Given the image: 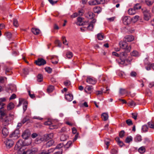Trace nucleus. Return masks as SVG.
<instances>
[{
  "label": "nucleus",
  "mask_w": 154,
  "mask_h": 154,
  "mask_svg": "<svg viewBox=\"0 0 154 154\" xmlns=\"http://www.w3.org/2000/svg\"><path fill=\"white\" fill-rule=\"evenodd\" d=\"M94 25L91 24H89L87 27V29L90 31H92L93 30Z\"/></svg>",
  "instance_id": "nucleus-40"
},
{
  "label": "nucleus",
  "mask_w": 154,
  "mask_h": 154,
  "mask_svg": "<svg viewBox=\"0 0 154 154\" xmlns=\"http://www.w3.org/2000/svg\"><path fill=\"white\" fill-rule=\"evenodd\" d=\"M101 117L104 121H106L108 119L109 116L107 113H103L101 114Z\"/></svg>",
  "instance_id": "nucleus-21"
},
{
  "label": "nucleus",
  "mask_w": 154,
  "mask_h": 154,
  "mask_svg": "<svg viewBox=\"0 0 154 154\" xmlns=\"http://www.w3.org/2000/svg\"><path fill=\"white\" fill-rule=\"evenodd\" d=\"M131 56L136 57L138 55V53L136 51H134L131 53Z\"/></svg>",
  "instance_id": "nucleus-41"
},
{
  "label": "nucleus",
  "mask_w": 154,
  "mask_h": 154,
  "mask_svg": "<svg viewBox=\"0 0 154 154\" xmlns=\"http://www.w3.org/2000/svg\"><path fill=\"white\" fill-rule=\"evenodd\" d=\"M32 151V150H28L26 152L24 151L23 152V154H33Z\"/></svg>",
  "instance_id": "nucleus-52"
},
{
  "label": "nucleus",
  "mask_w": 154,
  "mask_h": 154,
  "mask_svg": "<svg viewBox=\"0 0 154 154\" xmlns=\"http://www.w3.org/2000/svg\"><path fill=\"white\" fill-rule=\"evenodd\" d=\"M4 143L7 147L9 148L11 147L14 143V142L12 140L8 139L6 140Z\"/></svg>",
  "instance_id": "nucleus-8"
},
{
  "label": "nucleus",
  "mask_w": 154,
  "mask_h": 154,
  "mask_svg": "<svg viewBox=\"0 0 154 154\" xmlns=\"http://www.w3.org/2000/svg\"><path fill=\"white\" fill-rule=\"evenodd\" d=\"M69 137L68 136L65 134H62L60 137V140L61 141H66Z\"/></svg>",
  "instance_id": "nucleus-22"
},
{
  "label": "nucleus",
  "mask_w": 154,
  "mask_h": 154,
  "mask_svg": "<svg viewBox=\"0 0 154 154\" xmlns=\"http://www.w3.org/2000/svg\"><path fill=\"white\" fill-rule=\"evenodd\" d=\"M145 151V149L144 146H141L138 149L139 152L140 153H141L142 154H143V153Z\"/></svg>",
  "instance_id": "nucleus-39"
},
{
  "label": "nucleus",
  "mask_w": 154,
  "mask_h": 154,
  "mask_svg": "<svg viewBox=\"0 0 154 154\" xmlns=\"http://www.w3.org/2000/svg\"><path fill=\"white\" fill-rule=\"evenodd\" d=\"M66 55L68 58L70 59L72 57V53L71 52L69 51L67 52Z\"/></svg>",
  "instance_id": "nucleus-43"
},
{
  "label": "nucleus",
  "mask_w": 154,
  "mask_h": 154,
  "mask_svg": "<svg viewBox=\"0 0 154 154\" xmlns=\"http://www.w3.org/2000/svg\"><path fill=\"white\" fill-rule=\"evenodd\" d=\"M137 75V74L135 72L132 71L130 73V75L132 77H135Z\"/></svg>",
  "instance_id": "nucleus-59"
},
{
  "label": "nucleus",
  "mask_w": 154,
  "mask_h": 154,
  "mask_svg": "<svg viewBox=\"0 0 154 154\" xmlns=\"http://www.w3.org/2000/svg\"><path fill=\"white\" fill-rule=\"evenodd\" d=\"M125 132L124 130L121 131L119 133V136L120 138H122L125 135Z\"/></svg>",
  "instance_id": "nucleus-53"
},
{
  "label": "nucleus",
  "mask_w": 154,
  "mask_h": 154,
  "mask_svg": "<svg viewBox=\"0 0 154 154\" xmlns=\"http://www.w3.org/2000/svg\"><path fill=\"white\" fill-rule=\"evenodd\" d=\"M147 124L149 127L154 129V123L152 121L148 122Z\"/></svg>",
  "instance_id": "nucleus-34"
},
{
  "label": "nucleus",
  "mask_w": 154,
  "mask_h": 154,
  "mask_svg": "<svg viewBox=\"0 0 154 154\" xmlns=\"http://www.w3.org/2000/svg\"><path fill=\"white\" fill-rule=\"evenodd\" d=\"M54 89V87L53 85H50L49 86L47 89V91L49 93L52 92Z\"/></svg>",
  "instance_id": "nucleus-31"
},
{
  "label": "nucleus",
  "mask_w": 154,
  "mask_h": 154,
  "mask_svg": "<svg viewBox=\"0 0 154 154\" xmlns=\"http://www.w3.org/2000/svg\"><path fill=\"white\" fill-rule=\"evenodd\" d=\"M45 71L48 72V73H50L52 72V69L50 67H45Z\"/></svg>",
  "instance_id": "nucleus-56"
},
{
  "label": "nucleus",
  "mask_w": 154,
  "mask_h": 154,
  "mask_svg": "<svg viewBox=\"0 0 154 154\" xmlns=\"http://www.w3.org/2000/svg\"><path fill=\"white\" fill-rule=\"evenodd\" d=\"M132 117L134 120H136L137 119V114L136 113H131Z\"/></svg>",
  "instance_id": "nucleus-55"
},
{
  "label": "nucleus",
  "mask_w": 154,
  "mask_h": 154,
  "mask_svg": "<svg viewBox=\"0 0 154 154\" xmlns=\"http://www.w3.org/2000/svg\"><path fill=\"white\" fill-rule=\"evenodd\" d=\"M6 114L2 110H0V119L3 118L5 116H6Z\"/></svg>",
  "instance_id": "nucleus-38"
},
{
  "label": "nucleus",
  "mask_w": 154,
  "mask_h": 154,
  "mask_svg": "<svg viewBox=\"0 0 154 154\" xmlns=\"http://www.w3.org/2000/svg\"><path fill=\"white\" fill-rule=\"evenodd\" d=\"M6 100V99L5 98H0V110L4 108V106L5 104L2 103Z\"/></svg>",
  "instance_id": "nucleus-19"
},
{
  "label": "nucleus",
  "mask_w": 154,
  "mask_h": 154,
  "mask_svg": "<svg viewBox=\"0 0 154 154\" xmlns=\"http://www.w3.org/2000/svg\"><path fill=\"white\" fill-rule=\"evenodd\" d=\"M144 2L148 6H150L153 4L154 1L153 0H145Z\"/></svg>",
  "instance_id": "nucleus-27"
},
{
  "label": "nucleus",
  "mask_w": 154,
  "mask_h": 154,
  "mask_svg": "<svg viewBox=\"0 0 154 154\" xmlns=\"http://www.w3.org/2000/svg\"><path fill=\"white\" fill-rule=\"evenodd\" d=\"M77 20L78 22H79L80 23L78 24L77 23V24L79 25V26H82L85 25V23H87V22H83V23H82L83 19L81 17H79L77 18Z\"/></svg>",
  "instance_id": "nucleus-18"
},
{
  "label": "nucleus",
  "mask_w": 154,
  "mask_h": 154,
  "mask_svg": "<svg viewBox=\"0 0 154 154\" xmlns=\"http://www.w3.org/2000/svg\"><path fill=\"white\" fill-rule=\"evenodd\" d=\"M127 52L126 51L121 52L120 54L119 57L120 60L119 63L121 64H123L125 62V60L128 56Z\"/></svg>",
  "instance_id": "nucleus-2"
},
{
  "label": "nucleus",
  "mask_w": 154,
  "mask_h": 154,
  "mask_svg": "<svg viewBox=\"0 0 154 154\" xmlns=\"http://www.w3.org/2000/svg\"><path fill=\"white\" fill-rule=\"evenodd\" d=\"M2 134L4 137H6L8 134V129L5 127L3 128L2 131Z\"/></svg>",
  "instance_id": "nucleus-17"
},
{
  "label": "nucleus",
  "mask_w": 154,
  "mask_h": 154,
  "mask_svg": "<svg viewBox=\"0 0 154 154\" xmlns=\"http://www.w3.org/2000/svg\"><path fill=\"white\" fill-rule=\"evenodd\" d=\"M24 101H25L22 98H20L19 99V104L17 105V106L19 107L21 105L22 103L23 102H24Z\"/></svg>",
  "instance_id": "nucleus-57"
},
{
  "label": "nucleus",
  "mask_w": 154,
  "mask_h": 154,
  "mask_svg": "<svg viewBox=\"0 0 154 154\" xmlns=\"http://www.w3.org/2000/svg\"><path fill=\"white\" fill-rule=\"evenodd\" d=\"M119 45L120 47L125 49V51L127 52H129L131 49L130 45L128 46L127 42L124 40L123 41H121L119 43Z\"/></svg>",
  "instance_id": "nucleus-1"
},
{
  "label": "nucleus",
  "mask_w": 154,
  "mask_h": 154,
  "mask_svg": "<svg viewBox=\"0 0 154 154\" xmlns=\"http://www.w3.org/2000/svg\"><path fill=\"white\" fill-rule=\"evenodd\" d=\"M22 144L19 141H17L15 146L14 149L15 150H20L22 148Z\"/></svg>",
  "instance_id": "nucleus-14"
},
{
  "label": "nucleus",
  "mask_w": 154,
  "mask_h": 154,
  "mask_svg": "<svg viewBox=\"0 0 154 154\" xmlns=\"http://www.w3.org/2000/svg\"><path fill=\"white\" fill-rule=\"evenodd\" d=\"M127 124L129 126H131L133 125L132 120L130 119H128L126 121Z\"/></svg>",
  "instance_id": "nucleus-44"
},
{
  "label": "nucleus",
  "mask_w": 154,
  "mask_h": 154,
  "mask_svg": "<svg viewBox=\"0 0 154 154\" xmlns=\"http://www.w3.org/2000/svg\"><path fill=\"white\" fill-rule=\"evenodd\" d=\"M19 134V129L17 128L12 134L10 135V137H18Z\"/></svg>",
  "instance_id": "nucleus-13"
},
{
  "label": "nucleus",
  "mask_w": 154,
  "mask_h": 154,
  "mask_svg": "<svg viewBox=\"0 0 154 154\" xmlns=\"http://www.w3.org/2000/svg\"><path fill=\"white\" fill-rule=\"evenodd\" d=\"M88 3L89 5H98L97 2V0H94L90 1H89Z\"/></svg>",
  "instance_id": "nucleus-37"
},
{
  "label": "nucleus",
  "mask_w": 154,
  "mask_h": 154,
  "mask_svg": "<svg viewBox=\"0 0 154 154\" xmlns=\"http://www.w3.org/2000/svg\"><path fill=\"white\" fill-rule=\"evenodd\" d=\"M35 63L36 65L39 66H43L46 63V61L42 58H39L37 60L35 61Z\"/></svg>",
  "instance_id": "nucleus-4"
},
{
  "label": "nucleus",
  "mask_w": 154,
  "mask_h": 154,
  "mask_svg": "<svg viewBox=\"0 0 154 154\" xmlns=\"http://www.w3.org/2000/svg\"><path fill=\"white\" fill-rule=\"evenodd\" d=\"M93 11L95 13H99L101 11V9L100 7H95L93 8Z\"/></svg>",
  "instance_id": "nucleus-23"
},
{
  "label": "nucleus",
  "mask_w": 154,
  "mask_h": 154,
  "mask_svg": "<svg viewBox=\"0 0 154 154\" xmlns=\"http://www.w3.org/2000/svg\"><path fill=\"white\" fill-rule=\"evenodd\" d=\"M142 10L143 14L144 19L146 20H148L150 17L149 11L145 8H142Z\"/></svg>",
  "instance_id": "nucleus-3"
},
{
  "label": "nucleus",
  "mask_w": 154,
  "mask_h": 154,
  "mask_svg": "<svg viewBox=\"0 0 154 154\" xmlns=\"http://www.w3.org/2000/svg\"><path fill=\"white\" fill-rule=\"evenodd\" d=\"M64 84L65 86H68L70 85V82L69 81L67 80L64 82Z\"/></svg>",
  "instance_id": "nucleus-60"
},
{
  "label": "nucleus",
  "mask_w": 154,
  "mask_h": 154,
  "mask_svg": "<svg viewBox=\"0 0 154 154\" xmlns=\"http://www.w3.org/2000/svg\"><path fill=\"white\" fill-rule=\"evenodd\" d=\"M14 107V104L12 102L9 103L7 106V109L8 110H10L13 109Z\"/></svg>",
  "instance_id": "nucleus-25"
},
{
  "label": "nucleus",
  "mask_w": 154,
  "mask_h": 154,
  "mask_svg": "<svg viewBox=\"0 0 154 154\" xmlns=\"http://www.w3.org/2000/svg\"><path fill=\"white\" fill-rule=\"evenodd\" d=\"M16 97V95L14 94H12V95L9 98L10 100H11L12 99H15Z\"/></svg>",
  "instance_id": "nucleus-62"
},
{
  "label": "nucleus",
  "mask_w": 154,
  "mask_h": 154,
  "mask_svg": "<svg viewBox=\"0 0 154 154\" xmlns=\"http://www.w3.org/2000/svg\"><path fill=\"white\" fill-rule=\"evenodd\" d=\"M133 140L132 137L131 136H128L126 138L125 142L126 143H129Z\"/></svg>",
  "instance_id": "nucleus-35"
},
{
  "label": "nucleus",
  "mask_w": 154,
  "mask_h": 154,
  "mask_svg": "<svg viewBox=\"0 0 154 154\" xmlns=\"http://www.w3.org/2000/svg\"><path fill=\"white\" fill-rule=\"evenodd\" d=\"M142 140L141 136L139 134H137L134 138V140L135 142H138L141 141Z\"/></svg>",
  "instance_id": "nucleus-26"
},
{
  "label": "nucleus",
  "mask_w": 154,
  "mask_h": 154,
  "mask_svg": "<svg viewBox=\"0 0 154 154\" xmlns=\"http://www.w3.org/2000/svg\"><path fill=\"white\" fill-rule=\"evenodd\" d=\"M30 132L28 129L25 130L23 132L22 136L23 139H27L30 135Z\"/></svg>",
  "instance_id": "nucleus-6"
},
{
  "label": "nucleus",
  "mask_w": 154,
  "mask_h": 154,
  "mask_svg": "<svg viewBox=\"0 0 154 154\" xmlns=\"http://www.w3.org/2000/svg\"><path fill=\"white\" fill-rule=\"evenodd\" d=\"M53 137V133H50L49 134H45L43 137L41 138V139H44L45 140L51 139Z\"/></svg>",
  "instance_id": "nucleus-9"
},
{
  "label": "nucleus",
  "mask_w": 154,
  "mask_h": 154,
  "mask_svg": "<svg viewBox=\"0 0 154 154\" xmlns=\"http://www.w3.org/2000/svg\"><path fill=\"white\" fill-rule=\"evenodd\" d=\"M85 17L89 19H91L95 16L94 14L92 12H88L85 14Z\"/></svg>",
  "instance_id": "nucleus-15"
},
{
  "label": "nucleus",
  "mask_w": 154,
  "mask_h": 154,
  "mask_svg": "<svg viewBox=\"0 0 154 154\" xmlns=\"http://www.w3.org/2000/svg\"><path fill=\"white\" fill-rule=\"evenodd\" d=\"M43 77L42 75L38 74L37 76V81L38 82H40L43 81Z\"/></svg>",
  "instance_id": "nucleus-36"
},
{
  "label": "nucleus",
  "mask_w": 154,
  "mask_h": 154,
  "mask_svg": "<svg viewBox=\"0 0 154 154\" xmlns=\"http://www.w3.org/2000/svg\"><path fill=\"white\" fill-rule=\"evenodd\" d=\"M111 152L112 154H116L117 153V151L116 149H112Z\"/></svg>",
  "instance_id": "nucleus-63"
},
{
  "label": "nucleus",
  "mask_w": 154,
  "mask_h": 154,
  "mask_svg": "<svg viewBox=\"0 0 154 154\" xmlns=\"http://www.w3.org/2000/svg\"><path fill=\"white\" fill-rule=\"evenodd\" d=\"M65 99L68 101H71L73 99V95L70 93L65 95Z\"/></svg>",
  "instance_id": "nucleus-12"
},
{
  "label": "nucleus",
  "mask_w": 154,
  "mask_h": 154,
  "mask_svg": "<svg viewBox=\"0 0 154 154\" xmlns=\"http://www.w3.org/2000/svg\"><path fill=\"white\" fill-rule=\"evenodd\" d=\"M125 90L124 89L121 88L119 91V93L121 94H123L125 93Z\"/></svg>",
  "instance_id": "nucleus-61"
},
{
  "label": "nucleus",
  "mask_w": 154,
  "mask_h": 154,
  "mask_svg": "<svg viewBox=\"0 0 154 154\" xmlns=\"http://www.w3.org/2000/svg\"><path fill=\"white\" fill-rule=\"evenodd\" d=\"M29 120V118L27 116H26L24 117L22 121V124H24L27 121Z\"/></svg>",
  "instance_id": "nucleus-51"
},
{
  "label": "nucleus",
  "mask_w": 154,
  "mask_h": 154,
  "mask_svg": "<svg viewBox=\"0 0 154 154\" xmlns=\"http://www.w3.org/2000/svg\"><path fill=\"white\" fill-rule=\"evenodd\" d=\"M28 102L26 100L23 103V112H25L26 110L27 107Z\"/></svg>",
  "instance_id": "nucleus-29"
},
{
  "label": "nucleus",
  "mask_w": 154,
  "mask_h": 154,
  "mask_svg": "<svg viewBox=\"0 0 154 154\" xmlns=\"http://www.w3.org/2000/svg\"><path fill=\"white\" fill-rule=\"evenodd\" d=\"M139 17L138 15H136L131 18V20L134 21V22L137 21Z\"/></svg>",
  "instance_id": "nucleus-50"
},
{
  "label": "nucleus",
  "mask_w": 154,
  "mask_h": 154,
  "mask_svg": "<svg viewBox=\"0 0 154 154\" xmlns=\"http://www.w3.org/2000/svg\"><path fill=\"white\" fill-rule=\"evenodd\" d=\"M134 39V37L132 35H128L126 36L124 40L127 42H131L133 41Z\"/></svg>",
  "instance_id": "nucleus-10"
},
{
  "label": "nucleus",
  "mask_w": 154,
  "mask_h": 154,
  "mask_svg": "<svg viewBox=\"0 0 154 154\" xmlns=\"http://www.w3.org/2000/svg\"><path fill=\"white\" fill-rule=\"evenodd\" d=\"M54 151L53 149H48L47 151L44 149L42 150L38 154H49L51 152H52Z\"/></svg>",
  "instance_id": "nucleus-11"
},
{
  "label": "nucleus",
  "mask_w": 154,
  "mask_h": 154,
  "mask_svg": "<svg viewBox=\"0 0 154 154\" xmlns=\"http://www.w3.org/2000/svg\"><path fill=\"white\" fill-rule=\"evenodd\" d=\"M148 129V127L146 125H145L142 126L141 128L142 130L144 132L147 131Z\"/></svg>",
  "instance_id": "nucleus-32"
},
{
  "label": "nucleus",
  "mask_w": 154,
  "mask_h": 154,
  "mask_svg": "<svg viewBox=\"0 0 154 154\" xmlns=\"http://www.w3.org/2000/svg\"><path fill=\"white\" fill-rule=\"evenodd\" d=\"M128 104L130 106H135L136 105V103L133 100L128 102Z\"/></svg>",
  "instance_id": "nucleus-47"
},
{
  "label": "nucleus",
  "mask_w": 154,
  "mask_h": 154,
  "mask_svg": "<svg viewBox=\"0 0 154 154\" xmlns=\"http://www.w3.org/2000/svg\"><path fill=\"white\" fill-rule=\"evenodd\" d=\"M54 143V141L52 140L47 142L45 145L46 148H48L53 145Z\"/></svg>",
  "instance_id": "nucleus-20"
},
{
  "label": "nucleus",
  "mask_w": 154,
  "mask_h": 154,
  "mask_svg": "<svg viewBox=\"0 0 154 154\" xmlns=\"http://www.w3.org/2000/svg\"><path fill=\"white\" fill-rule=\"evenodd\" d=\"M141 8V6L138 3L134 5V8L136 10L140 9Z\"/></svg>",
  "instance_id": "nucleus-46"
},
{
  "label": "nucleus",
  "mask_w": 154,
  "mask_h": 154,
  "mask_svg": "<svg viewBox=\"0 0 154 154\" xmlns=\"http://www.w3.org/2000/svg\"><path fill=\"white\" fill-rule=\"evenodd\" d=\"M62 149H60L59 151L56 152L53 154H62Z\"/></svg>",
  "instance_id": "nucleus-64"
},
{
  "label": "nucleus",
  "mask_w": 154,
  "mask_h": 154,
  "mask_svg": "<svg viewBox=\"0 0 154 154\" xmlns=\"http://www.w3.org/2000/svg\"><path fill=\"white\" fill-rule=\"evenodd\" d=\"M128 12L130 15H133L135 14L136 10L134 8H130L128 11Z\"/></svg>",
  "instance_id": "nucleus-28"
},
{
  "label": "nucleus",
  "mask_w": 154,
  "mask_h": 154,
  "mask_svg": "<svg viewBox=\"0 0 154 154\" xmlns=\"http://www.w3.org/2000/svg\"><path fill=\"white\" fill-rule=\"evenodd\" d=\"M104 36L102 33H98L97 35V38L99 40H102L104 38Z\"/></svg>",
  "instance_id": "nucleus-30"
},
{
  "label": "nucleus",
  "mask_w": 154,
  "mask_h": 154,
  "mask_svg": "<svg viewBox=\"0 0 154 154\" xmlns=\"http://www.w3.org/2000/svg\"><path fill=\"white\" fill-rule=\"evenodd\" d=\"M72 144L71 141H69L67 142V143L64 145L65 147L66 148H68L71 146Z\"/></svg>",
  "instance_id": "nucleus-42"
},
{
  "label": "nucleus",
  "mask_w": 154,
  "mask_h": 154,
  "mask_svg": "<svg viewBox=\"0 0 154 154\" xmlns=\"http://www.w3.org/2000/svg\"><path fill=\"white\" fill-rule=\"evenodd\" d=\"M64 144L63 143H60L57 145V146H56L55 148L54 149V150L56 149H60L63 147L64 146Z\"/></svg>",
  "instance_id": "nucleus-45"
},
{
  "label": "nucleus",
  "mask_w": 154,
  "mask_h": 154,
  "mask_svg": "<svg viewBox=\"0 0 154 154\" xmlns=\"http://www.w3.org/2000/svg\"><path fill=\"white\" fill-rule=\"evenodd\" d=\"M32 32L35 35H37L39 33V29L35 28H32Z\"/></svg>",
  "instance_id": "nucleus-24"
},
{
  "label": "nucleus",
  "mask_w": 154,
  "mask_h": 154,
  "mask_svg": "<svg viewBox=\"0 0 154 154\" xmlns=\"http://www.w3.org/2000/svg\"><path fill=\"white\" fill-rule=\"evenodd\" d=\"M92 86H87L85 88V91L86 92H87V90L88 91H92Z\"/></svg>",
  "instance_id": "nucleus-49"
},
{
  "label": "nucleus",
  "mask_w": 154,
  "mask_h": 154,
  "mask_svg": "<svg viewBox=\"0 0 154 154\" xmlns=\"http://www.w3.org/2000/svg\"><path fill=\"white\" fill-rule=\"evenodd\" d=\"M5 35L7 38L9 40H10L12 38V34L10 32H6L5 34Z\"/></svg>",
  "instance_id": "nucleus-33"
},
{
  "label": "nucleus",
  "mask_w": 154,
  "mask_h": 154,
  "mask_svg": "<svg viewBox=\"0 0 154 154\" xmlns=\"http://www.w3.org/2000/svg\"><path fill=\"white\" fill-rule=\"evenodd\" d=\"M62 39L63 41V43L64 44L68 45V43H66L67 41L66 37L64 36H63L62 37Z\"/></svg>",
  "instance_id": "nucleus-58"
},
{
  "label": "nucleus",
  "mask_w": 154,
  "mask_h": 154,
  "mask_svg": "<svg viewBox=\"0 0 154 154\" xmlns=\"http://www.w3.org/2000/svg\"><path fill=\"white\" fill-rule=\"evenodd\" d=\"M8 116H6L5 118H3L0 119V122L4 126H7L9 124V121L8 119Z\"/></svg>",
  "instance_id": "nucleus-5"
},
{
  "label": "nucleus",
  "mask_w": 154,
  "mask_h": 154,
  "mask_svg": "<svg viewBox=\"0 0 154 154\" xmlns=\"http://www.w3.org/2000/svg\"><path fill=\"white\" fill-rule=\"evenodd\" d=\"M86 81L88 83L92 85L95 84L96 82V81L95 80L90 78H88L86 79Z\"/></svg>",
  "instance_id": "nucleus-16"
},
{
  "label": "nucleus",
  "mask_w": 154,
  "mask_h": 154,
  "mask_svg": "<svg viewBox=\"0 0 154 154\" xmlns=\"http://www.w3.org/2000/svg\"><path fill=\"white\" fill-rule=\"evenodd\" d=\"M55 43L57 45V46L60 47L62 46V43L59 40H56L55 41Z\"/></svg>",
  "instance_id": "nucleus-54"
},
{
  "label": "nucleus",
  "mask_w": 154,
  "mask_h": 154,
  "mask_svg": "<svg viewBox=\"0 0 154 154\" xmlns=\"http://www.w3.org/2000/svg\"><path fill=\"white\" fill-rule=\"evenodd\" d=\"M122 20L124 23L126 25L129 24L131 21V18L127 16H125L123 17Z\"/></svg>",
  "instance_id": "nucleus-7"
},
{
  "label": "nucleus",
  "mask_w": 154,
  "mask_h": 154,
  "mask_svg": "<svg viewBox=\"0 0 154 154\" xmlns=\"http://www.w3.org/2000/svg\"><path fill=\"white\" fill-rule=\"evenodd\" d=\"M13 24L16 27H17L19 26V24L18 23V21L16 19L14 18L13 19Z\"/></svg>",
  "instance_id": "nucleus-48"
}]
</instances>
